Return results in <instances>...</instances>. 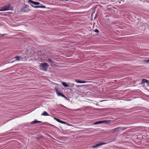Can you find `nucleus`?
<instances>
[{
	"instance_id": "nucleus-1",
	"label": "nucleus",
	"mask_w": 149,
	"mask_h": 149,
	"mask_svg": "<svg viewBox=\"0 0 149 149\" xmlns=\"http://www.w3.org/2000/svg\"><path fill=\"white\" fill-rule=\"evenodd\" d=\"M49 66V65L48 63H46L43 62L41 63L40 64V69L42 71H46Z\"/></svg>"
},
{
	"instance_id": "nucleus-2",
	"label": "nucleus",
	"mask_w": 149,
	"mask_h": 149,
	"mask_svg": "<svg viewBox=\"0 0 149 149\" xmlns=\"http://www.w3.org/2000/svg\"><path fill=\"white\" fill-rule=\"evenodd\" d=\"M28 3L32 6L33 4L36 5H38L40 4V3L38 2H35L31 0H28Z\"/></svg>"
},
{
	"instance_id": "nucleus-3",
	"label": "nucleus",
	"mask_w": 149,
	"mask_h": 149,
	"mask_svg": "<svg viewBox=\"0 0 149 149\" xmlns=\"http://www.w3.org/2000/svg\"><path fill=\"white\" fill-rule=\"evenodd\" d=\"M9 10V5L1 7L0 11H6Z\"/></svg>"
},
{
	"instance_id": "nucleus-4",
	"label": "nucleus",
	"mask_w": 149,
	"mask_h": 149,
	"mask_svg": "<svg viewBox=\"0 0 149 149\" xmlns=\"http://www.w3.org/2000/svg\"><path fill=\"white\" fill-rule=\"evenodd\" d=\"M108 123V121L107 120H102V121H97L94 123V124L97 125L98 124H100L101 123Z\"/></svg>"
},
{
	"instance_id": "nucleus-5",
	"label": "nucleus",
	"mask_w": 149,
	"mask_h": 149,
	"mask_svg": "<svg viewBox=\"0 0 149 149\" xmlns=\"http://www.w3.org/2000/svg\"><path fill=\"white\" fill-rule=\"evenodd\" d=\"M106 143H99L98 144H96L93 146V148H96L98 146H102V145H103L104 144H105Z\"/></svg>"
},
{
	"instance_id": "nucleus-6",
	"label": "nucleus",
	"mask_w": 149,
	"mask_h": 149,
	"mask_svg": "<svg viewBox=\"0 0 149 149\" xmlns=\"http://www.w3.org/2000/svg\"><path fill=\"white\" fill-rule=\"evenodd\" d=\"M75 81L78 83H85L88 82L86 81L79 80L77 79H75Z\"/></svg>"
},
{
	"instance_id": "nucleus-7",
	"label": "nucleus",
	"mask_w": 149,
	"mask_h": 149,
	"mask_svg": "<svg viewBox=\"0 0 149 149\" xmlns=\"http://www.w3.org/2000/svg\"><path fill=\"white\" fill-rule=\"evenodd\" d=\"M15 60L16 61H20L22 60V58L19 56H16L15 57Z\"/></svg>"
},
{
	"instance_id": "nucleus-8",
	"label": "nucleus",
	"mask_w": 149,
	"mask_h": 149,
	"mask_svg": "<svg viewBox=\"0 0 149 149\" xmlns=\"http://www.w3.org/2000/svg\"><path fill=\"white\" fill-rule=\"evenodd\" d=\"M41 122L40 121H38L37 120L32 121L30 123L31 124H33L37 123H40Z\"/></svg>"
},
{
	"instance_id": "nucleus-9",
	"label": "nucleus",
	"mask_w": 149,
	"mask_h": 149,
	"mask_svg": "<svg viewBox=\"0 0 149 149\" xmlns=\"http://www.w3.org/2000/svg\"><path fill=\"white\" fill-rule=\"evenodd\" d=\"M62 85L65 87H67L69 86V85L65 82H63L62 83Z\"/></svg>"
},
{
	"instance_id": "nucleus-10",
	"label": "nucleus",
	"mask_w": 149,
	"mask_h": 149,
	"mask_svg": "<svg viewBox=\"0 0 149 149\" xmlns=\"http://www.w3.org/2000/svg\"><path fill=\"white\" fill-rule=\"evenodd\" d=\"M56 93L58 96H61V97L63 94L61 92H58L57 90H56Z\"/></svg>"
},
{
	"instance_id": "nucleus-11",
	"label": "nucleus",
	"mask_w": 149,
	"mask_h": 149,
	"mask_svg": "<svg viewBox=\"0 0 149 149\" xmlns=\"http://www.w3.org/2000/svg\"><path fill=\"white\" fill-rule=\"evenodd\" d=\"M148 82H149L146 79H143L142 80V83L143 82H145L147 84L148 83Z\"/></svg>"
},
{
	"instance_id": "nucleus-12",
	"label": "nucleus",
	"mask_w": 149,
	"mask_h": 149,
	"mask_svg": "<svg viewBox=\"0 0 149 149\" xmlns=\"http://www.w3.org/2000/svg\"><path fill=\"white\" fill-rule=\"evenodd\" d=\"M42 115H43L44 116H49V115L47 113L46 111H44L43 113L41 114Z\"/></svg>"
},
{
	"instance_id": "nucleus-13",
	"label": "nucleus",
	"mask_w": 149,
	"mask_h": 149,
	"mask_svg": "<svg viewBox=\"0 0 149 149\" xmlns=\"http://www.w3.org/2000/svg\"><path fill=\"white\" fill-rule=\"evenodd\" d=\"M116 131H121V128L120 127H118L115 129Z\"/></svg>"
},
{
	"instance_id": "nucleus-14",
	"label": "nucleus",
	"mask_w": 149,
	"mask_h": 149,
	"mask_svg": "<svg viewBox=\"0 0 149 149\" xmlns=\"http://www.w3.org/2000/svg\"><path fill=\"white\" fill-rule=\"evenodd\" d=\"M33 7L35 8H45V6H33Z\"/></svg>"
},
{
	"instance_id": "nucleus-15",
	"label": "nucleus",
	"mask_w": 149,
	"mask_h": 149,
	"mask_svg": "<svg viewBox=\"0 0 149 149\" xmlns=\"http://www.w3.org/2000/svg\"><path fill=\"white\" fill-rule=\"evenodd\" d=\"M48 61L46 60L45 61H48L49 62H50L51 63H53V62L49 58H48Z\"/></svg>"
},
{
	"instance_id": "nucleus-16",
	"label": "nucleus",
	"mask_w": 149,
	"mask_h": 149,
	"mask_svg": "<svg viewBox=\"0 0 149 149\" xmlns=\"http://www.w3.org/2000/svg\"><path fill=\"white\" fill-rule=\"evenodd\" d=\"M54 119L56 120L57 121L60 123V122L61 121V120H60V119H57L56 118L54 117Z\"/></svg>"
},
{
	"instance_id": "nucleus-17",
	"label": "nucleus",
	"mask_w": 149,
	"mask_h": 149,
	"mask_svg": "<svg viewBox=\"0 0 149 149\" xmlns=\"http://www.w3.org/2000/svg\"><path fill=\"white\" fill-rule=\"evenodd\" d=\"M61 97L64 98H65V99H66L67 100H68V98H67L65 96V95H64L63 94V95H62Z\"/></svg>"
},
{
	"instance_id": "nucleus-18",
	"label": "nucleus",
	"mask_w": 149,
	"mask_h": 149,
	"mask_svg": "<svg viewBox=\"0 0 149 149\" xmlns=\"http://www.w3.org/2000/svg\"><path fill=\"white\" fill-rule=\"evenodd\" d=\"M74 84H71L70 85H69L70 87H74Z\"/></svg>"
},
{
	"instance_id": "nucleus-19",
	"label": "nucleus",
	"mask_w": 149,
	"mask_h": 149,
	"mask_svg": "<svg viewBox=\"0 0 149 149\" xmlns=\"http://www.w3.org/2000/svg\"><path fill=\"white\" fill-rule=\"evenodd\" d=\"M128 127H123L122 129H121V131H123L124 130H125V129H127Z\"/></svg>"
},
{
	"instance_id": "nucleus-20",
	"label": "nucleus",
	"mask_w": 149,
	"mask_h": 149,
	"mask_svg": "<svg viewBox=\"0 0 149 149\" xmlns=\"http://www.w3.org/2000/svg\"><path fill=\"white\" fill-rule=\"evenodd\" d=\"M95 31L96 32V33H99V31L97 29H96L95 30Z\"/></svg>"
},
{
	"instance_id": "nucleus-21",
	"label": "nucleus",
	"mask_w": 149,
	"mask_h": 149,
	"mask_svg": "<svg viewBox=\"0 0 149 149\" xmlns=\"http://www.w3.org/2000/svg\"><path fill=\"white\" fill-rule=\"evenodd\" d=\"M60 123L63 124H66V123L65 122H63V121H62L61 120V121L60 122Z\"/></svg>"
},
{
	"instance_id": "nucleus-22",
	"label": "nucleus",
	"mask_w": 149,
	"mask_h": 149,
	"mask_svg": "<svg viewBox=\"0 0 149 149\" xmlns=\"http://www.w3.org/2000/svg\"><path fill=\"white\" fill-rule=\"evenodd\" d=\"M146 63H149V59L148 60H147L146 61Z\"/></svg>"
},
{
	"instance_id": "nucleus-23",
	"label": "nucleus",
	"mask_w": 149,
	"mask_h": 149,
	"mask_svg": "<svg viewBox=\"0 0 149 149\" xmlns=\"http://www.w3.org/2000/svg\"><path fill=\"white\" fill-rule=\"evenodd\" d=\"M147 84V86L149 87V82Z\"/></svg>"
},
{
	"instance_id": "nucleus-24",
	"label": "nucleus",
	"mask_w": 149,
	"mask_h": 149,
	"mask_svg": "<svg viewBox=\"0 0 149 149\" xmlns=\"http://www.w3.org/2000/svg\"><path fill=\"white\" fill-rule=\"evenodd\" d=\"M10 10H13V9H10Z\"/></svg>"
},
{
	"instance_id": "nucleus-25",
	"label": "nucleus",
	"mask_w": 149,
	"mask_h": 149,
	"mask_svg": "<svg viewBox=\"0 0 149 149\" xmlns=\"http://www.w3.org/2000/svg\"><path fill=\"white\" fill-rule=\"evenodd\" d=\"M28 9L29 10H28V11H27V12H28L30 10H29V9Z\"/></svg>"
},
{
	"instance_id": "nucleus-26",
	"label": "nucleus",
	"mask_w": 149,
	"mask_h": 149,
	"mask_svg": "<svg viewBox=\"0 0 149 149\" xmlns=\"http://www.w3.org/2000/svg\"><path fill=\"white\" fill-rule=\"evenodd\" d=\"M107 100H103V101H107Z\"/></svg>"
}]
</instances>
